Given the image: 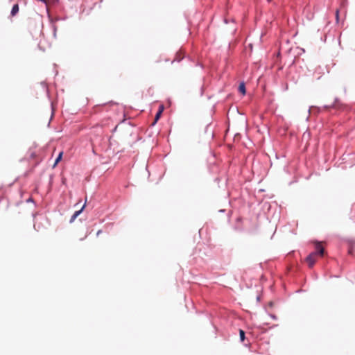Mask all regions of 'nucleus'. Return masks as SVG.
Wrapping results in <instances>:
<instances>
[{
	"instance_id": "nucleus-1",
	"label": "nucleus",
	"mask_w": 355,
	"mask_h": 355,
	"mask_svg": "<svg viewBox=\"0 0 355 355\" xmlns=\"http://www.w3.org/2000/svg\"><path fill=\"white\" fill-rule=\"evenodd\" d=\"M315 252L311 253L306 258V262L309 268H312L318 259V255L323 256L324 250L322 246L318 243L315 246Z\"/></svg>"
},
{
	"instance_id": "nucleus-2",
	"label": "nucleus",
	"mask_w": 355,
	"mask_h": 355,
	"mask_svg": "<svg viewBox=\"0 0 355 355\" xmlns=\"http://www.w3.org/2000/svg\"><path fill=\"white\" fill-rule=\"evenodd\" d=\"M85 207V204L83 205V206L81 207L80 210L76 211L73 216H71L70 219V223H73L75 219L80 215V214L83 211V209Z\"/></svg>"
},
{
	"instance_id": "nucleus-3",
	"label": "nucleus",
	"mask_w": 355,
	"mask_h": 355,
	"mask_svg": "<svg viewBox=\"0 0 355 355\" xmlns=\"http://www.w3.org/2000/svg\"><path fill=\"white\" fill-rule=\"evenodd\" d=\"M19 12V6L17 3L13 5L12 10H11V16H15L17 13Z\"/></svg>"
},
{
	"instance_id": "nucleus-4",
	"label": "nucleus",
	"mask_w": 355,
	"mask_h": 355,
	"mask_svg": "<svg viewBox=\"0 0 355 355\" xmlns=\"http://www.w3.org/2000/svg\"><path fill=\"white\" fill-rule=\"evenodd\" d=\"M164 110V106L163 105H161L159 108V110L157 112V113L155 115V122L159 119V118L160 117L162 112Z\"/></svg>"
},
{
	"instance_id": "nucleus-5",
	"label": "nucleus",
	"mask_w": 355,
	"mask_h": 355,
	"mask_svg": "<svg viewBox=\"0 0 355 355\" xmlns=\"http://www.w3.org/2000/svg\"><path fill=\"white\" fill-rule=\"evenodd\" d=\"M239 91L241 92L243 95L245 94V86L244 83H240L239 86Z\"/></svg>"
},
{
	"instance_id": "nucleus-6",
	"label": "nucleus",
	"mask_w": 355,
	"mask_h": 355,
	"mask_svg": "<svg viewBox=\"0 0 355 355\" xmlns=\"http://www.w3.org/2000/svg\"><path fill=\"white\" fill-rule=\"evenodd\" d=\"M239 336H240V340L241 342H243L245 340V331L242 329L239 330Z\"/></svg>"
},
{
	"instance_id": "nucleus-7",
	"label": "nucleus",
	"mask_w": 355,
	"mask_h": 355,
	"mask_svg": "<svg viewBox=\"0 0 355 355\" xmlns=\"http://www.w3.org/2000/svg\"><path fill=\"white\" fill-rule=\"evenodd\" d=\"M62 152L59 153L58 157L56 158V159L55 161L54 166L56 165L60 161V159H62Z\"/></svg>"
},
{
	"instance_id": "nucleus-8",
	"label": "nucleus",
	"mask_w": 355,
	"mask_h": 355,
	"mask_svg": "<svg viewBox=\"0 0 355 355\" xmlns=\"http://www.w3.org/2000/svg\"><path fill=\"white\" fill-rule=\"evenodd\" d=\"M336 20H338V10H337L336 12Z\"/></svg>"
},
{
	"instance_id": "nucleus-9",
	"label": "nucleus",
	"mask_w": 355,
	"mask_h": 355,
	"mask_svg": "<svg viewBox=\"0 0 355 355\" xmlns=\"http://www.w3.org/2000/svg\"><path fill=\"white\" fill-rule=\"evenodd\" d=\"M101 232H101V230H98V231L97 232V236H98Z\"/></svg>"
}]
</instances>
